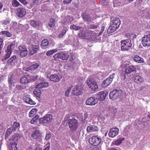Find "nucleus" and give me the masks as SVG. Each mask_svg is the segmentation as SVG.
I'll return each mask as SVG.
<instances>
[{"label": "nucleus", "instance_id": "f257e3e1", "mask_svg": "<svg viewBox=\"0 0 150 150\" xmlns=\"http://www.w3.org/2000/svg\"><path fill=\"white\" fill-rule=\"evenodd\" d=\"M39 78L40 79L42 80V82L35 86L36 89L34 90L33 91L34 94L39 98H40L42 93L41 90L39 89L47 87L49 86L48 83L44 82L43 81H44L43 78L40 77Z\"/></svg>", "mask_w": 150, "mask_h": 150}, {"label": "nucleus", "instance_id": "f03ea898", "mask_svg": "<svg viewBox=\"0 0 150 150\" xmlns=\"http://www.w3.org/2000/svg\"><path fill=\"white\" fill-rule=\"evenodd\" d=\"M123 93V91L120 89H114L110 93L109 98L112 100H115L120 98Z\"/></svg>", "mask_w": 150, "mask_h": 150}, {"label": "nucleus", "instance_id": "7ed1b4c3", "mask_svg": "<svg viewBox=\"0 0 150 150\" xmlns=\"http://www.w3.org/2000/svg\"><path fill=\"white\" fill-rule=\"evenodd\" d=\"M121 50L124 51H127L129 50L132 46L131 40L129 39H127L121 41Z\"/></svg>", "mask_w": 150, "mask_h": 150}, {"label": "nucleus", "instance_id": "20e7f679", "mask_svg": "<svg viewBox=\"0 0 150 150\" xmlns=\"http://www.w3.org/2000/svg\"><path fill=\"white\" fill-rule=\"evenodd\" d=\"M69 127L72 131H75L78 128L79 123L77 120L74 119H70L68 120Z\"/></svg>", "mask_w": 150, "mask_h": 150}, {"label": "nucleus", "instance_id": "39448f33", "mask_svg": "<svg viewBox=\"0 0 150 150\" xmlns=\"http://www.w3.org/2000/svg\"><path fill=\"white\" fill-rule=\"evenodd\" d=\"M52 115L50 114H47L44 115L43 117L39 119V123L40 124L46 125L50 123L52 121Z\"/></svg>", "mask_w": 150, "mask_h": 150}, {"label": "nucleus", "instance_id": "423d86ee", "mask_svg": "<svg viewBox=\"0 0 150 150\" xmlns=\"http://www.w3.org/2000/svg\"><path fill=\"white\" fill-rule=\"evenodd\" d=\"M87 84L88 87L93 91H95L98 88L96 82L93 79L88 78Z\"/></svg>", "mask_w": 150, "mask_h": 150}, {"label": "nucleus", "instance_id": "0eeeda50", "mask_svg": "<svg viewBox=\"0 0 150 150\" xmlns=\"http://www.w3.org/2000/svg\"><path fill=\"white\" fill-rule=\"evenodd\" d=\"M101 139L97 136H93L89 139V142L92 145L96 146L99 145L101 142Z\"/></svg>", "mask_w": 150, "mask_h": 150}, {"label": "nucleus", "instance_id": "6e6552de", "mask_svg": "<svg viewBox=\"0 0 150 150\" xmlns=\"http://www.w3.org/2000/svg\"><path fill=\"white\" fill-rule=\"evenodd\" d=\"M82 37L83 38H85L88 40H91L93 38L95 37V32L91 30L88 31L84 33H82Z\"/></svg>", "mask_w": 150, "mask_h": 150}, {"label": "nucleus", "instance_id": "1a4fd4ad", "mask_svg": "<svg viewBox=\"0 0 150 150\" xmlns=\"http://www.w3.org/2000/svg\"><path fill=\"white\" fill-rule=\"evenodd\" d=\"M83 90L81 86H76L73 89L71 93L73 95L77 96L81 94Z\"/></svg>", "mask_w": 150, "mask_h": 150}, {"label": "nucleus", "instance_id": "9d476101", "mask_svg": "<svg viewBox=\"0 0 150 150\" xmlns=\"http://www.w3.org/2000/svg\"><path fill=\"white\" fill-rule=\"evenodd\" d=\"M18 53L21 58L25 57L28 54V51L26 48L23 45L19 46Z\"/></svg>", "mask_w": 150, "mask_h": 150}, {"label": "nucleus", "instance_id": "9b49d317", "mask_svg": "<svg viewBox=\"0 0 150 150\" xmlns=\"http://www.w3.org/2000/svg\"><path fill=\"white\" fill-rule=\"evenodd\" d=\"M142 42L144 46H150V34L144 35L142 38Z\"/></svg>", "mask_w": 150, "mask_h": 150}, {"label": "nucleus", "instance_id": "f8f14e48", "mask_svg": "<svg viewBox=\"0 0 150 150\" xmlns=\"http://www.w3.org/2000/svg\"><path fill=\"white\" fill-rule=\"evenodd\" d=\"M115 74L113 73L108 78L105 80L102 83V86L103 87H106L109 85L113 80Z\"/></svg>", "mask_w": 150, "mask_h": 150}, {"label": "nucleus", "instance_id": "ddd939ff", "mask_svg": "<svg viewBox=\"0 0 150 150\" xmlns=\"http://www.w3.org/2000/svg\"><path fill=\"white\" fill-rule=\"evenodd\" d=\"M38 66V64L37 63H35L31 65L27 68L23 67V69L26 71L33 73L34 70L37 69Z\"/></svg>", "mask_w": 150, "mask_h": 150}, {"label": "nucleus", "instance_id": "4468645a", "mask_svg": "<svg viewBox=\"0 0 150 150\" xmlns=\"http://www.w3.org/2000/svg\"><path fill=\"white\" fill-rule=\"evenodd\" d=\"M108 95L107 92L105 91L100 92L97 94V99L100 101H103L105 99Z\"/></svg>", "mask_w": 150, "mask_h": 150}, {"label": "nucleus", "instance_id": "2eb2a0df", "mask_svg": "<svg viewBox=\"0 0 150 150\" xmlns=\"http://www.w3.org/2000/svg\"><path fill=\"white\" fill-rule=\"evenodd\" d=\"M29 52L30 54L33 55L37 53L39 49L38 45H32L31 47H28Z\"/></svg>", "mask_w": 150, "mask_h": 150}, {"label": "nucleus", "instance_id": "dca6fc26", "mask_svg": "<svg viewBox=\"0 0 150 150\" xmlns=\"http://www.w3.org/2000/svg\"><path fill=\"white\" fill-rule=\"evenodd\" d=\"M119 132L118 128L116 127L112 128L110 130L108 135L110 137H114L118 134Z\"/></svg>", "mask_w": 150, "mask_h": 150}, {"label": "nucleus", "instance_id": "f3484780", "mask_svg": "<svg viewBox=\"0 0 150 150\" xmlns=\"http://www.w3.org/2000/svg\"><path fill=\"white\" fill-rule=\"evenodd\" d=\"M49 78L51 81L54 82H58L61 79V76L59 74H52L50 76Z\"/></svg>", "mask_w": 150, "mask_h": 150}, {"label": "nucleus", "instance_id": "a211bd4d", "mask_svg": "<svg viewBox=\"0 0 150 150\" xmlns=\"http://www.w3.org/2000/svg\"><path fill=\"white\" fill-rule=\"evenodd\" d=\"M98 103L96 99H95L93 97H90L88 98L86 102V104L87 105H94Z\"/></svg>", "mask_w": 150, "mask_h": 150}, {"label": "nucleus", "instance_id": "6ab92c4d", "mask_svg": "<svg viewBox=\"0 0 150 150\" xmlns=\"http://www.w3.org/2000/svg\"><path fill=\"white\" fill-rule=\"evenodd\" d=\"M14 45L13 43L11 44L7 47V49L6 51V55L5 56V58L7 59L9 58L12 52V49L13 48Z\"/></svg>", "mask_w": 150, "mask_h": 150}, {"label": "nucleus", "instance_id": "aec40b11", "mask_svg": "<svg viewBox=\"0 0 150 150\" xmlns=\"http://www.w3.org/2000/svg\"><path fill=\"white\" fill-rule=\"evenodd\" d=\"M110 24L112 25L115 26V27H117V28H118L121 24L120 21L118 18H115L111 20Z\"/></svg>", "mask_w": 150, "mask_h": 150}, {"label": "nucleus", "instance_id": "412c9836", "mask_svg": "<svg viewBox=\"0 0 150 150\" xmlns=\"http://www.w3.org/2000/svg\"><path fill=\"white\" fill-rule=\"evenodd\" d=\"M17 14L19 18H22L26 14V11L25 8L20 7L17 9Z\"/></svg>", "mask_w": 150, "mask_h": 150}, {"label": "nucleus", "instance_id": "4be33fe9", "mask_svg": "<svg viewBox=\"0 0 150 150\" xmlns=\"http://www.w3.org/2000/svg\"><path fill=\"white\" fill-rule=\"evenodd\" d=\"M8 81L9 85L11 87H12L15 86L16 81L13 75L8 76Z\"/></svg>", "mask_w": 150, "mask_h": 150}, {"label": "nucleus", "instance_id": "5701e85b", "mask_svg": "<svg viewBox=\"0 0 150 150\" xmlns=\"http://www.w3.org/2000/svg\"><path fill=\"white\" fill-rule=\"evenodd\" d=\"M136 69V67L135 66L132 65L129 66L126 68L125 71V75L128 74L131 72L135 71Z\"/></svg>", "mask_w": 150, "mask_h": 150}, {"label": "nucleus", "instance_id": "b1692460", "mask_svg": "<svg viewBox=\"0 0 150 150\" xmlns=\"http://www.w3.org/2000/svg\"><path fill=\"white\" fill-rule=\"evenodd\" d=\"M98 128L97 126L94 125L88 126L86 129L87 132H97L98 131Z\"/></svg>", "mask_w": 150, "mask_h": 150}, {"label": "nucleus", "instance_id": "393cba45", "mask_svg": "<svg viewBox=\"0 0 150 150\" xmlns=\"http://www.w3.org/2000/svg\"><path fill=\"white\" fill-rule=\"evenodd\" d=\"M29 82V77L28 76H24L20 79V83L21 84H25Z\"/></svg>", "mask_w": 150, "mask_h": 150}, {"label": "nucleus", "instance_id": "a878e982", "mask_svg": "<svg viewBox=\"0 0 150 150\" xmlns=\"http://www.w3.org/2000/svg\"><path fill=\"white\" fill-rule=\"evenodd\" d=\"M133 60L135 62L139 63H142L144 62V60L143 58L137 55L134 56Z\"/></svg>", "mask_w": 150, "mask_h": 150}, {"label": "nucleus", "instance_id": "bb28decb", "mask_svg": "<svg viewBox=\"0 0 150 150\" xmlns=\"http://www.w3.org/2000/svg\"><path fill=\"white\" fill-rule=\"evenodd\" d=\"M83 20L86 22H89L91 21V18L90 17V15L87 13H84L82 16Z\"/></svg>", "mask_w": 150, "mask_h": 150}, {"label": "nucleus", "instance_id": "cd10ccee", "mask_svg": "<svg viewBox=\"0 0 150 150\" xmlns=\"http://www.w3.org/2000/svg\"><path fill=\"white\" fill-rule=\"evenodd\" d=\"M40 135V133L39 130H35L31 135L32 137L34 139H37Z\"/></svg>", "mask_w": 150, "mask_h": 150}, {"label": "nucleus", "instance_id": "c85d7f7f", "mask_svg": "<svg viewBox=\"0 0 150 150\" xmlns=\"http://www.w3.org/2000/svg\"><path fill=\"white\" fill-rule=\"evenodd\" d=\"M118 28H117V27H115V26H114L113 25H112L110 24V25L107 31L108 33H110L114 32Z\"/></svg>", "mask_w": 150, "mask_h": 150}, {"label": "nucleus", "instance_id": "c756f323", "mask_svg": "<svg viewBox=\"0 0 150 150\" xmlns=\"http://www.w3.org/2000/svg\"><path fill=\"white\" fill-rule=\"evenodd\" d=\"M49 42L48 40L44 39L42 41L41 45V47L43 49H45L46 47L48 45Z\"/></svg>", "mask_w": 150, "mask_h": 150}, {"label": "nucleus", "instance_id": "7c9ffc66", "mask_svg": "<svg viewBox=\"0 0 150 150\" xmlns=\"http://www.w3.org/2000/svg\"><path fill=\"white\" fill-rule=\"evenodd\" d=\"M39 115H35L30 121V123L31 124L37 125V122L38 120Z\"/></svg>", "mask_w": 150, "mask_h": 150}, {"label": "nucleus", "instance_id": "2f4dec72", "mask_svg": "<svg viewBox=\"0 0 150 150\" xmlns=\"http://www.w3.org/2000/svg\"><path fill=\"white\" fill-rule=\"evenodd\" d=\"M143 78L140 76H135L134 78V82L137 83H140L144 81Z\"/></svg>", "mask_w": 150, "mask_h": 150}, {"label": "nucleus", "instance_id": "473e14b6", "mask_svg": "<svg viewBox=\"0 0 150 150\" xmlns=\"http://www.w3.org/2000/svg\"><path fill=\"white\" fill-rule=\"evenodd\" d=\"M31 25L33 27L38 28L39 27V23L38 22L34 20H32L30 23Z\"/></svg>", "mask_w": 150, "mask_h": 150}, {"label": "nucleus", "instance_id": "72a5a7b5", "mask_svg": "<svg viewBox=\"0 0 150 150\" xmlns=\"http://www.w3.org/2000/svg\"><path fill=\"white\" fill-rule=\"evenodd\" d=\"M0 34L1 35H3L4 36H7L9 37H11L12 36L11 33L8 31H1L0 33Z\"/></svg>", "mask_w": 150, "mask_h": 150}, {"label": "nucleus", "instance_id": "f704fd0d", "mask_svg": "<svg viewBox=\"0 0 150 150\" xmlns=\"http://www.w3.org/2000/svg\"><path fill=\"white\" fill-rule=\"evenodd\" d=\"M20 126V124L17 122H14L13 125L12 126L11 128L14 131L16 130L17 129H18Z\"/></svg>", "mask_w": 150, "mask_h": 150}, {"label": "nucleus", "instance_id": "c9c22d12", "mask_svg": "<svg viewBox=\"0 0 150 150\" xmlns=\"http://www.w3.org/2000/svg\"><path fill=\"white\" fill-rule=\"evenodd\" d=\"M37 109L36 108L32 109L29 113V117H33L36 114L37 111Z\"/></svg>", "mask_w": 150, "mask_h": 150}, {"label": "nucleus", "instance_id": "e433bc0d", "mask_svg": "<svg viewBox=\"0 0 150 150\" xmlns=\"http://www.w3.org/2000/svg\"><path fill=\"white\" fill-rule=\"evenodd\" d=\"M13 131V130L11 127H10L7 129L5 134V138L6 139L11 134Z\"/></svg>", "mask_w": 150, "mask_h": 150}, {"label": "nucleus", "instance_id": "4c0bfd02", "mask_svg": "<svg viewBox=\"0 0 150 150\" xmlns=\"http://www.w3.org/2000/svg\"><path fill=\"white\" fill-rule=\"evenodd\" d=\"M21 138L19 134L18 133L15 134L12 136V139L13 141L15 142Z\"/></svg>", "mask_w": 150, "mask_h": 150}, {"label": "nucleus", "instance_id": "58836bf2", "mask_svg": "<svg viewBox=\"0 0 150 150\" xmlns=\"http://www.w3.org/2000/svg\"><path fill=\"white\" fill-rule=\"evenodd\" d=\"M58 51V50L57 49L51 50L47 52L46 53V54L47 56H50L52 54L54 53L57 52Z\"/></svg>", "mask_w": 150, "mask_h": 150}, {"label": "nucleus", "instance_id": "ea45409f", "mask_svg": "<svg viewBox=\"0 0 150 150\" xmlns=\"http://www.w3.org/2000/svg\"><path fill=\"white\" fill-rule=\"evenodd\" d=\"M124 140V138H119L113 142V144L116 145H118L120 144Z\"/></svg>", "mask_w": 150, "mask_h": 150}, {"label": "nucleus", "instance_id": "a19ab883", "mask_svg": "<svg viewBox=\"0 0 150 150\" xmlns=\"http://www.w3.org/2000/svg\"><path fill=\"white\" fill-rule=\"evenodd\" d=\"M88 115L87 113H85L83 115L81 116V121L83 124L85 123L86 120L88 118Z\"/></svg>", "mask_w": 150, "mask_h": 150}, {"label": "nucleus", "instance_id": "79ce46f5", "mask_svg": "<svg viewBox=\"0 0 150 150\" xmlns=\"http://www.w3.org/2000/svg\"><path fill=\"white\" fill-rule=\"evenodd\" d=\"M55 21L54 19L52 18L50 19V21L49 23V25L51 27H53L55 25Z\"/></svg>", "mask_w": 150, "mask_h": 150}, {"label": "nucleus", "instance_id": "37998d69", "mask_svg": "<svg viewBox=\"0 0 150 150\" xmlns=\"http://www.w3.org/2000/svg\"><path fill=\"white\" fill-rule=\"evenodd\" d=\"M70 28L71 30H80L81 27L79 26L73 25H71Z\"/></svg>", "mask_w": 150, "mask_h": 150}, {"label": "nucleus", "instance_id": "c03bdc74", "mask_svg": "<svg viewBox=\"0 0 150 150\" xmlns=\"http://www.w3.org/2000/svg\"><path fill=\"white\" fill-rule=\"evenodd\" d=\"M60 54V58L62 60L66 59V53L62 52H59Z\"/></svg>", "mask_w": 150, "mask_h": 150}, {"label": "nucleus", "instance_id": "a18cd8bd", "mask_svg": "<svg viewBox=\"0 0 150 150\" xmlns=\"http://www.w3.org/2000/svg\"><path fill=\"white\" fill-rule=\"evenodd\" d=\"M17 144L16 142H13L11 144V150H17L18 148L17 147Z\"/></svg>", "mask_w": 150, "mask_h": 150}, {"label": "nucleus", "instance_id": "49530a36", "mask_svg": "<svg viewBox=\"0 0 150 150\" xmlns=\"http://www.w3.org/2000/svg\"><path fill=\"white\" fill-rule=\"evenodd\" d=\"M98 121L101 124H103L104 123V120L105 118L103 116H100L98 118Z\"/></svg>", "mask_w": 150, "mask_h": 150}, {"label": "nucleus", "instance_id": "de8ad7c7", "mask_svg": "<svg viewBox=\"0 0 150 150\" xmlns=\"http://www.w3.org/2000/svg\"><path fill=\"white\" fill-rule=\"evenodd\" d=\"M17 23L16 22L12 21L11 24V27L14 30H16V28L17 27Z\"/></svg>", "mask_w": 150, "mask_h": 150}, {"label": "nucleus", "instance_id": "09e8293b", "mask_svg": "<svg viewBox=\"0 0 150 150\" xmlns=\"http://www.w3.org/2000/svg\"><path fill=\"white\" fill-rule=\"evenodd\" d=\"M12 5L14 7H16L20 5V3L17 0H13L12 2Z\"/></svg>", "mask_w": 150, "mask_h": 150}, {"label": "nucleus", "instance_id": "8fccbe9b", "mask_svg": "<svg viewBox=\"0 0 150 150\" xmlns=\"http://www.w3.org/2000/svg\"><path fill=\"white\" fill-rule=\"evenodd\" d=\"M10 21L11 19L10 18H7L6 19L3 21H2V24L5 25H6L9 24Z\"/></svg>", "mask_w": 150, "mask_h": 150}, {"label": "nucleus", "instance_id": "3c124183", "mask_svg": "<svg viewBox=\"0 0 150 150\" xmlns=\"http://www.w3.org/2000/svg\"><path fill=\"white\" fill-rule=\"evenodd\" d=\"M114 6L115 7L120 5V0H113Z\"/></svg>", "mask_w": 150, "mask_h": 150}, {"label": "nucleus", "instance_id": "603ef678", "mask_svg": "<svg viewBox=\"0 0 150 150\" xmlns=\"http://www.w3.org/2000/svg\"><path fill=\"white\" fill-rule=\"evenodd\" d=\"M99 26L98 23L95 24H91L89 26V28L91 29H94L97 28Z\"/></svg>", "mask_w": 150, "mask_h": 150}, {"label": "nucleus", "instance_id": "864d4df0", "mask_svg": "<svg viewBox=\"0 0 150 150\" xmlns=\"http://www.w3.org/2000/svg\"><path fill=\"white\" fill-rule=\"evenodd\" d=\"M53 71V70L51 69H48L47 70V71L46 72V73L47 74L46 76V77L47 78H49V77L48 76V74L50 75L52 73V71Z\"/></svg>", "mask_w": 150, "mask_h": 150}, {"label": "nucleus", "instance_id": "5fc2aeb1", "mask_svg": "<svg viewBox=\"0 0 150 150\" xmlns=\"http://www.w3.org/2000/svg\"><path fill=\"white\" fill-rule=\"evenodd\" d=\"M59 55L60 54L59 53V52L57 53L53 56L54 59L55 60H58L59 58H60Z\"/></svg>", "mask_w": 150, "mask_h": 150}, {"label": "nucleus", "instance_id": "6e6d98bb", "mask_svg": "<svg viewBox=\"0 0 150 150\" xmlns=\"http://www.w3.org/2000/svg\"><path fill=\"white\" fill-rule=\"evenodd\" d=\"M16 88L18 89L21 90L24 89L25 86L21 85H19L17 86Z\"/></svg>", "mask_w": 150, "mask_h": 150}, {"label": "nucleus", "instance_id": "4d7b16f0", "mask_svg": "<svg viewBox=\"0 0 150 150\" xmlns=\"http://www.w3.org/2000/svg\"><path fill=\"white\" fill-rule=\"evenodd\" d=\"M23 25L21 24H18L17 25L16 28V30L21 29L23 28Z\"/></svg>", "mask_w": 150, "mask_h": 150}, {"label": "nucleus", "instance_id": "13d9d810", "mask_svg": "<svg viewBox=\"0 0 150 150\" xmlns=\"http://www.w3.org/2000/svg\"><path fill=\"white\" fill-rule=\"evenodd\" d=\"M66 33V30H64L62 32L59 34L58 36V38H61Z\"/></svg>", "mask_w": 150, "mask_h": 150}, {"label": "nucleus", "instance_id": "bf43d9fd", "mask_svg": "<svg viewBox=\"0 0 150 150\" xmlns=\"http://www.w3.org/2000/svg\"><path fill=\"white\" fill-rule=\"evenodd\" d=\"M127 37L129 39H129L131 40V39L132 38H133L134 37L133 34H127L126 35Z\"/></svg>", "mask_w": 150, "mask_h": 150}, {"label": "nucleus", "instance_id": "052dcab7", "mask_svg": "<svg viewBox=\"0 0 150 150\" xmlns=\"http://www.w3.org/2000/svg\"><path fill=\"white\" fill-rule=\"evenodd\" d=\"M16 56L15 55H13L12 57L8 61L10 62H12L13 61L16 59Z\"/></svg>", "mask_w": 150, "mask_h": 150}, {"label": "nucleus", "instance_id": "680f3d73", "mask_svg": "<svg viewBox=\"0 0 150 150\" xmlns=\"http://www.w3.org/2000/svg\"><path fill=\"white\" fill-rule=\"evenodd\" d=\"M36 148L34 150H42V147L39 144L36 145Z\"/></svg>", "mask_w": 150, "mask_h": 150}, {"label": "nucleus", "instance_id": "e2e57ef3", "mask_svg": "<svg viewBox=\"0 0 150 150\" xmlns=\"http://www.w3.org/2000/svg\"><path fill=\"white\" fill-rule=\"evenodd\" d=\"M105 26H103L102 27L101 30H100V31L98 34L99 36L100 35L103 33V31H104V30H105Z\"/></svg>", "mask_w": 150, "mask_h": 150}, {"label": "nucleus", "instance_id": "0e129e2a", "mask_svg": "<svg viewBox=\"0 0 150 150\" xmlns=\"http://www.w3.org/2000/svg\"><path fill=\"white\" fill-rule=\"evenodd\" d=\"M30 99V96L29 95H27L26 96L25 98V102L26 103H28Z\"/></svg>", "mask_w": 150, "mask_h": 150}, {"label": "nucleus", "instance_id": "69168bd1", "mask_svg": "<svg viewBox=\"0 0 150 150\" xmlns=\"http://www.w3.org/2000/svg\"><path fill=\"white\" fill-rule=\"evenodd\" d=\"M51 136L50 134L47 133L46 134L45 137V139L46 140H49L50 139Z\"/></svg>", "mask_w": 150, "mask_h": 150}, {"label": "nucleus", "instance_id": "338daca9", "mask_svg": "<svg viewBox=\"0 0 150 150\" xmlns=\"http://www.w3.org/2000/svg\"><path fill=\"white\" fill-rule=\"evenodd\" d=\"M28 103L31 105H35V102L30 98Z\"/></svg>", "mask_w": 150, "mask_h": 150}, {"label": "nucleus", "instance_id": "774afa93", "mask_svg": "<svg viewBox=\"0 0 150 150\" xmlns=\"http://www.w3.org/2000/svg\"><path fill=\"white\" fill-rule=\"evenodd\" d=\"M50 145L49 144L48 145H46L45 146V148L43 150H50Z\"/></svg>", "mask_w": 150, "mask_h": 150}]
</instances>
